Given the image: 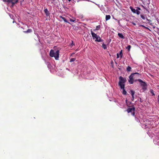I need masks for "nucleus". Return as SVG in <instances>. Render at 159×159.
<instances>
[{
  "label": "nucleus",
  "mask_w": 159,
  "mask_h": 159,
  "mask_svg": "<svg viewBox=\"0 0 159 159\" xmlns=\"http://www.w3.org/2000/svg\"><path fill=\"white\" fill-rule=\"evenodd\" d=\"M131 46L130 45H129L126 48L127 49L129 50H129L131 48Z\"/></svg>",
  "instance_id": "nucleus-23"
},
{
  "label": "nucleus",
  "mask_w": 159,
  "mask_h": 159,
  "mask_svg": "<svg viewBox=\"0 0 159 159\" xmlns=\"http://www.w3.org/2000/svg\"><path fill=\"white\" fill-rule=\"evenodd\" d=\"M3 2H7L8 3H11L12 5L11 7H13L14 4L18 2V0H3Z\"/></svg>",
  "instance_id": "nucleus-5"
},
{
  "label": "nucleus",
  "mask_w": 159,
  "mask_h": 159,
  "mask_svg": "<svg viewBox=\"0 0 159 159\" xmlns=\"http://www.w3.org/2000/svg\"><path fill=\"white\" fill-rule=\"evenodd\" d=\"M157 88L159 89V85H157Z\"/></svg>",
  "instance_id": "nucleus-32"
},
{
  "label": "nucleus",
  "mask_w": 159,
  "mask_h": 159,
  "mask_svg": "<svg viewBox=\"0 0 159 159\" xmlns=\"http://www.w3.org/2000/svg\"><path fill=\"white\" fill-rule=\"evenodd\" d=\"M130 92L132 96V100H133L134 99V95L135 93V92L133 90H130Z\"/></svg>",
  "instance_id": "nucleus-9"
},
{
  "label": "nucleus",
  "mask_w": 159,
  "mask_h": 159,
  "mask_svg": "<svg viewBox=\"0 0 159 159\" xmlns=\"http://www.w3.org/2000/svg\"><path fill=\"white\" fill-rule=\"evenodd\" d=\"M70 21L73 22H75V19H70Z\"/></svg>",
  "instance_id": "nucleus-25"
},
{
  "label": "nucleus",
  "mask_w": 159,
  "mask_h": 159,
  "mask_svg": "<svg viewBox=\"0 0 159 159\" xmlns=\"http://www.w3.org/2000/svg\"><path fill=\"white\" fill-rule=\"evenodd\" d=\"M137 80L140 83L141 85L143 86L146 85V83L143 82L141 80L139 79Z\"/></svg>",
  "instance_id": "nucleus-7"
},
{
  "label": "nucleus",
  "mask_w": 159,
  "mask_h": 159,
  "mask_svg": "<svg viewBox=\"0 0 159 159\" xmlns=\"http://www.w3.org/2000/svg\"><path fill=\"white\" fill-rule=\"evenodd\" d=\"M135 110V108L134 107H132L131 108H129L127 110V111L128 113L131 112V115L134 116V111Z\"/></svg>",
  "instance_id": "nucleus-6"
},
{
  "label": "nucleus",
  "mask_w": 159,
  "mask_h": 159,
  "mask_svg": "<svg viewBox=\"0 0 159 159\" xmlns=\"http://www.w3.org/2000/svg\"><path fill=\"white\" fill-rule=\"evenodd\" d=\"M158 102H159V95L158 96Z\"/></svg>",
  "instance_id": "nucleus-33"
},
{
  "label": "nucleus",
  "mask_w": 159,
  "mask_h": 159,
  "mask_svg": "<svg viewBox=\"0 0 159 159\" xmlns=\"http://www.w3.org/2000/svg\"><path fill=\"white\" fill-rule=\"evenodd\" d=\"M143 125H145V127H146V128L148 127L147 126V125H146V123H144V124H143Z\"/></svg>",
  "instance_id": "nucleus-27"
},
{
  "label": "nucleus",
  "mask_w": 159,
  "mask_h": 159,
  "mask_svg": "<svg viewBox=\"0 0 159 159\" xmlns=\"http://www.w3.org/2000/svg\"><path fill=\"white\" fill-rule=\"evenodd\" d=\"M102 47L104 49H106L107 48L106 45L103 43L102 44Z\"/></svg>",
  "instance_id": "nucleus-16"
},
{
  "label": "nucleus",
  "mask_w": 159,
  "mask_h": 159,
  "mask_svg": "<svg viewBox=\"0 0 159 159\" xmlns=\"http://www.w3.org/2000/svg\"><path fill=\"white\" fill-rule=\"evenodd\" d=\"M14 21H13V23H14Z\"/></svg>",
  "instance_id": "nucleus-37"
},
{
  "label": "nucleus",
  "mask_w": 159,
  "mask_h": 159,
  "mask_svg": "<svg viewBox=\"0 0 159 159\" xmlns=\"http://www.w3.org/2000/svg\"><path fill=\"white\" fill-rule=\"evenodd\" d=\"M59 52L58 50H57L55 52L52 49H51L50 52V56L52 57H54L55 59L56 60L58 59L59 57Z\"/></svg>",
  "instance_id": "nucleus-1"
},
{
  "label": "nucleus",
  "mask_w": 159,
  "mask_h": 159,
  "mask_svg": "<svg viewBox=\"0 0 159 159\" xmlns=\"http://www.w3.org/2000/svg\"><path fill=\"white\" fill-rule=\"evenodd\" d=\"M132 24L134 25H136V24L135 23H134L133 22H132Z\"/></svg>",
  "instance_id": "nucleus-31"
},
{
  "label": "nucleus",
  "mask_w": 159,
  "mask_h": 159,
  "mask_svg": "<svg viewBox=\"0 0 159 159\" xmlns=\"http://www.w3.org/2000/svg\"><path fill=\"white\" fill-rule=\"evenodd\" d=\"M135 13H136L137 15H139L140 13V12L139 11L136 10Z\"/></svg>",
  "instance_id": "nucleus-24"
},
{
  "label": "nucleus",
  "mask_w": 159,
  "mask_h": 159,
  "mask_svg": "<svg viewBox=\"0 0 159 159\" xmlns=\"http://www.w3.org/2000/svg\"><path fill=\"white\" fill-rule=\"evenodd\" d=\"M119 79V85L120 86V87H122L123 88L124 87H125L124 83L126 81L125 78H124L121 76H120Z\"/></svg>",
  "instance_id": "nucleus-4"
},
{
  "label": "nucleus",
  "mask_w": 159,
  "mask_h": 159,
  "mask_svg": "<svg viewBox=\"0 0 159 159\" xmlns=\"http://www.w3.org/2000/svg\"><path fill=\"white\" fill-rule=\"evenodd\" d=\"M139 121L140 122V123H141V124H142V121H141V122H140V121Z\"/></svg>",
  "instance_id": "nucleus-35"
},
{
  "label": "nucleus",
  "mask_w": 159,
  "mask_h": 159,
  "mask_svg": "<svg viewBox=\"0 0 159 159\" xmlns=\"http://www.w3.org/2000/svg\"><path fill=\"white\" fill-rule=\"evenodd\" d=\"M139 75L138 76L137 75H135L134 76V77L135 78V77H139Z\"/></svg>",
  "instance_id": "nucleus-30"
},
{
  "label": "nucleus",
  "mask_w": 159,
  "mask_h": 159,
  "mask_svg": "<svg viewBox=\"0 0 159 159\" xmlns=\"http://www.w3.org/2000/svg\"><path fill=\"white\" fill-rule=\"evenodd\" d=\"M70 1H71V0H68V1L69 2Z\"/></svg>",
  "instance_id": "nucleus-36"
},
{
  "label": "nucleus",
  "mask_w": 159,
  "mask_h": 159,
  "mask_svg": "<svg viewBox=\"0 0 159 159\" xmlns=\"http://www.w3.org/2000/svg\"><path fill=\"white\" fill-rule=\"evenodd\" d=\"M9 16L11 18L13 19V16L12 15L9 14Z\"/></svg>",
  "instance_id": "nucleus-29"
},
{
  "label": "nucleus",
  "mask_w": 159,
  "mask_h": 159,
  "mask_svg": "<svg viewBox=\"0 0 159 159\" xmlns=\"http://www.w3.org/2000/svg\"><path fill=\"white\" fill-rule=\"evenodd\" d=\"M131 68L130 67L128 66L127 68V70L128 71H130L131 70Z\"/></svg>",
  "instance_id": "nucleus-17"
},
{
  "label": "nucleus",
  "mask_w": 159,
  "mask_h": 159,
  "mask_svg": "<svg viewBox=\"0 0 159 159\" xmlns=\"http://www.w3.org/2000/svg\"><path fill=\"white\" fill-rule=\"evenodd\" d=\"M141 17L143 20H145L146 18V17L142 15H141Z\"/></svg>",
  "instance_id": "nucleus-20"
},
{
  "label": "nucleus",
  "mask_w": 159,
  "mask_h": 159,
  "mask_svg": "<svg viewBox=\"0 0 159 159\" xmlns=\"http://www.w3.org/2000/svg\"><path fill=\"white\" fill-rule=\"evenodd\" d=\"M76 59L75 58H72L70 59V62H72L74 61Z\"/></svg>",
  "instance_id": "nucleus-21"
},
{
  "label": "nucleus",
  "mask_w": 159,
  "mask_h": 159,
  "mask_svg": "<svg viewBox=\"0 0 159 159\" xmlns=\"http://www.w3.org/2000/svg\"><path fill=\"white\" fill-rule=\"evenodd\" d=\"M117 58H118L119 57H120V56L119 55V53H117Z\"/></svg>",
  "instance_id": "nucleus-26"
},
{
  "label": "nucleus",
  "mask_w": 159,
  "mask_h": 159,
  "mask_svg": "<svg viewBox=\"0 0 159 159\" xmlns=\"http://www.w3.org/2000/svg\"><path fill=\"white\" fill-rule=\"evenodd\" d=\"M135 75H137L138 76L139 75V74L137 72L132 73L129 77V79L128 80L129 83L131 84H133V82L134 81H137L136 80H135L134 77V76Z\"/></svg>",
  "instance_id": "nucleus-2"
},
{
  "label": "nucleus",
  "mask_w": 159,
  "mask_h": 159,
  "mask_svg": "<svg viewBox=\"0 0 159 159\" xmlns=\"http://www.w3.org/2000/svg\"><path fill=\"white\" fill-rule=\"evenodd\" d=\"M32 30L31 29H28L26 31H24L25 33H30L31 32Z\"/></svg>",
  "instance_id": "nucleus-18"
},
{
  "label": "nucleus",
  "mask_w": 159,
  "mask_h": 159,
  "mask_svg": "<svg viewBox=\"0 0 159 159\" xmlns=\"http://www.w3.org/2000/svg\"><path fill=\"white\" fill-rule=\"evenodd\" d=\"M111 16L109 15H106V20H107L110 19Z\"/></svg>",
  "instance_id": "nucleus-14"
},
{
  "label": "nucleus",
  "mask_w": 159,
  "mask_h": 159,
  "mask_svg": "<svg viewBox=\"0 0 159 159\" xmlns=\"http://www.w3.org/2000/svg\"><path fill=\"white\" fill-rule=\"evenodd\" d=\"M91 34L93 39H95V41L98 42H102L103 40L101 39L100 36L94 33L92 30H91Z\"/></svg>",
  "instance_id": "nucleus-3"
},
{
  "label": "nucleus",
  "mask_w": 159,
  "mask_h": 159,
  "mask_svg": "<svg viewBox=\"0 0 159 159\" xmlns=\"http://www.w3.org/2000/svg\"><path fill=\"white\" fill-rule=\"evenodd\" d=\"M119 55L120 56V58H122V57L123 56V54H122V50H121L119 52Z\"/></svg>",
  "instance_id": "nucleus-15"
},
{
  "label": "nucleus",
  "mask_w": 159,
  "mask_h": 159,
  "mask_svg": "<svg viewBox=\"0 0 159 159\" xmlns=\"http://www.w3.org/2000/svg\"><path fill=\"white\" fill-rule=\"evenodd\" d=\"M96 30H98L100 28V25H98L97 26H96Z\"/></svg>",
  "instance_id": "nucleus-22"
},
{
  "label": "nucleus",
  "mask_w": 159,
  "mask_h": 159,
  "mask_svg": "<svg viewBox=\"0 0 159 159\" xmlns=\"http://www.w3.org/2000/svg\"><path fill=\"white\" fill-rule=\"evenodd\" d=\"M150 91L151 93L152 94V95L154 96L155 95V94L153 90L151 89L150 90Z\"/></svg>",
  "instance_id": "nucleus-19"
},
{
  "label": "nucleus",
  "mask_w": 159,
  "mask_h": 159,
  "mask_svg": "<svg viewBox=\"0 0 159 159\" xmlns=\"http://www.w3.org/2000/svg\"><path fill=\"white\" fill-rule=\"evenodd\" d=\"M157 33H158V34L159 35V30L158 31Z\"/></svg>",
  "instance_id": "nucleus-34"
},
{
  "label": "nucleus",
  "mask_w": 159,
  "mask_h": 159,
  "mask_svg": "<svg viewBox=\"0 0 159 159\" xmlns=\"http://www.w3.org/2000/svg\"><path fill=\"white\" fill-rule=\"evenodd\" d=\"M124 87H124L123 88L122 87H120V89L122 90V93L124 95H126V93H127V92L125 90V89H124Z\"/></svg>",
  "instance_id": "nucleus-11"
},
{
  "label": "nucleus",
  "mask_w": 159,
  "mask_h": 159,
  "mask_svg": "<svg viewBox=\"0 0 159 159\" xmlns=\"http://www.w3.org/2000/svg\"><path fill=\"white\" fill-rule=\"evenodd\" d=\"M129 8L134 13H135L136 10L135 9L133 8L131 6H130L129 7Z\"/></svg>",
  "instance_id": "nucleus-13"
},
{
  "label": "nucleus",
  "mask_w": 159,
  "mask_h": 159,
  "mask_svg": "<svg viewBox=\"0 0 159 159\" xmlns=\"http://www.w3.org/2000/svg\"><path fill=\"white\" fill-rule=\"evenodd\" d=\"M60 18H61L62 19L64 22L70 24V23L68 22L64 17L61 16H60Z\"/></svg>",
  "instance_id": "nucleus-10"
},
{
  "label": "nucleus",
  "mask_w": 159,
  "mask_h": 159,
  "mask_svg": "<svg viewBox=\"0 0 159 159\" xmlns=\"http://www.w3.org/2000/svg\"><path fill=\"white\" fill-rule=\"evenodd\" d=\"M118 35L121 38L124 39L125 38L122 34L121 33H118Z\"/></svg>",
  "instance_id": "nucleus-12"
},
{
  "label": "nucleus",
  "mask_w": 159,
  "mask_h": 159,
  "mask_svg": "<svg viewBox=\"0 0 159 159\" xmlns=\"http://www.w3.org/2000/svg\"><path fill=\"white\" fill-rule=\"evenodd\" d=\"M44 11L47 16H49L50 13L47 8H46L44 10Z\"/></svg>",
  "instance_id": "nucleus-8"
},
{
  "label": "nucleus",
  "mask_w": 159,
  "mask_h": 159,
  "mask_svg": "<svg viewBox=\"0 0 159 159\" xmlns=\"http://www.w3.org/2000/svg\"><path fill=\"white\" fill-rule=\"evenodd\" d=\"M141 10V9L140 7H137V9L136 10L139 11V10Z\"/></svg>",
  "instance_id": "nucleus-28"
}]
</instances>
